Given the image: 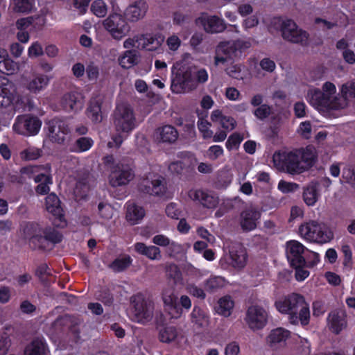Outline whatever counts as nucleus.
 <instances>
[{"label":"nucleus","mask_w":355,"mask_h":355,"mask_svg":"<svg viewBox=\"0 0 355 355\" xmlns=\"http://www.w3.org/2000/svg\"><path fill=\"white\" fill-rule=\"evenodd\" d=\"M274 305L279 313L288 315L291 324L297 325L300 322L304 327L309 323V306L303 295L292 293L276 300Z\"/></svg>","instance_id":"nucleus-1"},{"label":"nucleus","mask_w":355,"mask_h":355,"mask_svg":"<svg viewBox=\"0 0 355 355\" xmlns=\"http://www.w3.org/2000/svg\"><path fill=\"white\" fill-rule=\"evenodd\" d=\"M24 239L33 250H45L49 244L55 245L62 241V234L54 227H42L35 222L26 223L22 229Z\"/></svg>","instance_id":"nucleus-2"},{"label":"nucleus","mask_w":355,"mask_h":355,"mask_svg":"<svg viewBox=\"0 0 355 355\" xmlns=\"http://www.w3.org/2000/svg\"><path fill=\"white\" fill-rule=\"evenodd\" d=\"M299 234L304 240L318 244L330 242L334 238V233L324 223L310 220L301 224Z\"/></svg>","instance_id":"nucleus-3"},{"label":"nucleus","mask_w":355,"mask_h":355,"mask_svg":"<svg viewBox=\"0 0 355 355\" xmlns=\"http://www.w3.org/2000/svg\"><path fill=\"white\" fill-rule=\"evenodd\" d=\"M275 167L279 171L291 175L300 174L306 171L300 159L297 150H278L272 155Z\"/></svg>","instance_id":"nucleus-4"},{"label":"nucleus","mask_w":355,"mask_h":355,"mask_svg":"<svg viewBox=\"0 0 355 355\" xmlns=\"http://www.w3.org/2000/svg\"><path fill=\"white\" fill-rule=\"evenodd\" d=\"M171 72V89L173 93H184L196 87L192 69L189 65L177 64L173 67Z\"/></svg>","instance_id":"nucleus-5"},{"label":"nucleus","mask_w":355,"mask_h":355,"mask_svg":"<svg viewBox=\"0 0 355 355\" xmlns=\"http://www.w3.org/2000/svg\"><path fill=\"white\" fill-rule=\"evenodd\" d=\"M113 122L119 133L129 134L137 127L133 110L128 105H118L114 112Z\"/></svg>","instance_id":"nucleus-6"},{"label":"nucleus","mask_w":355,"mask_h":355,"mask_svg":"<svg viewBox=\"0 0 355 355\" xmlns=\"http://www.w3.org/2000/svg\"><path fill=\"white\" fill-rule=\"evenodd\" d=\"M245 42L241 40L220 42L216 47L214 64H224L234 61V58L241 53Z\"/></svg>","instance_id":"nucleus-7"},{"label":"nucleus","mask_w":355,"mask_h":355,"mask_svg":"<svg viewBox=\"0 0 355 355\" xmlns=\"http://www.w3.org/2000/svg\"><path fill=\"white\" fill-rule=\"evenodd\" d=\"M132 303L139 322L144 324L152 320L154 311V304L152 300L146 298L141 293H137L132 297Z\"/></svg>","instance_id":"nucleus-8"},{"label":"nucleus","mask_w":355,"mask_h":355,"mask_svg":"<svg viewBox=\"0 0 355 355\" xmlns=\"http://www.w3.org/2000/svg\"><path fill=\"white\" fill-rule=\"evenodd\" d=\"M103 26L112 37L116 40H121L130 31V26L125 17L118 13L110 14L104 20Z\"/></svg>","instance_id":"nucleus-9"},{"label":"nucleus","mask_w":355,"mask_h":355,"mask_svg":"<svg viewBox=\"0 0 355 355\" xmlns=\"http://www.w3.org/2000/svg\"><path fill=\"white\" fill-rule=\"evenodd\" d=\"M139 189L146 194L162 197L166 191L165 179L157 174L149 173L139 183Z\"/></svg>","instance_id":"nucleus-10"},{"label":"nucleus","mask_w":355,"mask_h":355,"mask_svg":"<svg viewBox=\"0 0 355 355\" xmlns=\"http://www.w3.org/2000/svg\"><path fill=\"white\" fill-rule=\"evenodd\" d=\"M282 38L288 42L300 44L302 46L309 45V34L300 28L291 19H286L285 28L282 33Z\"/></svg>","instance_id":"nucleus-11"},{"label":"nucleus","mask_w":355,"mask_h":355,"mask_svg":"<svg viewBox=\"0 0 355 355\" xmlns=\"http://www.w3.org/2000/svg\"><path fill=\"white\" fill-rule=\"evenodd\" d=\"M18 97L14 83L6 76H0V107L13 110Z\"/></svg>","instance_id":"nucleus-12"},{"label":"nucleus","mask_w":355,"mask_h":355,"mask_svg":"<svg viewBox=\"0 0 355 355\" xmlns=\"http://www.w3.org/2000/svg\"><path fill=\"white\" fill-rule=\"evenodd\" d=\"M42 126V121L31 114L18 116L13 125V130L19 135L34 136L38 134Z\"/></svg>","instance_id":"nucleus-13"},{"label":"nucleus","mask_w":355,"mask_h":355,"mask_svg":"<svg viewBox=\"0 0 355 355\" xmlns=\"http://www.w3.org/2000/svg\"><path fill=\"white\" fill-rule=\"evenodd\" d=\"M52 327L57 333L67 336H71L76 342L80 338L78 324L74 317L68 314L58 317L53 322Z\"/></svg>","instance_id":"nucleus-14"},{"label":"nucleus","mask_w":355,"mask_h":355,"mask_svg":"<svg viewBox=\"0 0 355 355\" xmlns=\"http://www.w3.org/2000/svg\"><path fill=\"white\" fill-rule=\"evenodd\" d=\"M135 178V171L129 164L117 163L111 168L109 182L112 187L128 184Z\"/></svg>","instance_id":"nucleus-15"},{"label":"nucleus","mask_w":355,"mask_h":355,"mask_svg":"<svg viewBox=\"0 0 355 355\" xmlns=\"http://www.w3.org/2000/svg\"><path fill=\"white\" fill-rule=\"evenodd\" d=\"M245 320L250 329L253 331L260 330L268 323V313L259 305H252L246 311Z\"/></svg>","instance_id":"nucleus-16"},{"label":"nucleus","mask_w":355,"mask_h":355,"mask_svg":"<svg viewBox=\"0 0 355 355\" xmlns=\"http://www.w3.org/2000/svg\"><path fill=\"white\" fill-rule=\"evenodd\" d=\"M49 137L50 139L58 144H63L66 135L70 132L67 121L60 117H54L48 123Z\"/></svg>","instance_id":"nucleus-17"},{"label":"nucleus","mask_w":355,"mask_h":355,"mask_svg":"<svg viewBox=\"0 0 355 355\" xmlns=\"http://www.w3.org/2000/svg\"><path fill=\"white\" fill-rule=\"evenodd\" d=\"M305 250V246L297 241L291 240L286 243V257L291 267L306 265L304 256Z\"/></svg>","instance_id":"nucleus-18"},{"label":"nucleus","mask_w":355,"mask_h":355,"mask_svg":"<svg viewBox=\"0 0 355 355\" xmlns=\"http://www.w3.org/2000/svg\"><path fill=\"white\" fill-rule=\"evenodd\" d=\"M196 24H200L207 33L214 34L223 32L226 29L224 19L216 15H208L202 13L196 19Z\"/></svg>","instance_id":"nucleus-19"},{"label":"nucleus","mask_w":355,"mask_h":355,"mask_svg":"<svg viewBox=\"0 0 355 355\" xmlns=\"http://www.w3.org/2000/svg\"><path fill=\"white\" fill-rule=\"evenodd\" d=\"M60 104L64 111L77 112L83 107L84 97L77 92H68L62 97Z\"/></svg>","instance_id":"nucleus-20"},{"label":"nucleus","mask_w":355,"mask_h":355,"mask_svg":"<svg viewBox=\"0 0 355 355\" xmlns=\"http://www.w3.org/2000/svg\"><path fill=\"white\" fill-rule=\"evenodd\" d=\"M189 196L193 200L198 201L204 207L207 209H215L219 203L218 196L202 189L190 191Z\"/></svg>","instance_id":"nucleus-21"},{"label":"nucleus","mask_w":355,"mask_h":355,"mask_svg":"<svg viewBox=\"0 0 355 355\" xmlns=\"http://www.w3.org/2000/svg\"><path fill=\"white\" fill-rule=\"evenodd\" d=\"M291 334L290 331L283 327H277L270 331L266 340L271 348L278 349L286 345V341L291 338Z\"/></svg>","instance_id":"nucleus-22"},{"label":"nucleus","mask_w":355,"mask_h":355,"mask_svg":"<svg viewBox=\"0 0 355 355\" xmlns=\"http://www.w3.org/2000/svg\"><path fill=\"white\" fill-rule=\"evenodd\" d=\"M347 315L344 311L335 309L327 317L328 325L331 332L339 334L347 327Z\"/></svg>","instance_id":"nucleus-23"},{"label":"nucleus","mask_w":355,"mask_h":355,"mask_svg":"<svg viewBox=\"0 0 355 355\" xmlns=\"http://www.w3.org/2000/svg\"><path fill=\"white\" fill-rule=\"evenodd\" d=\"M136 41L137 48L153 51L157 50L161 46L164 37L158 34L146 33L137 35Z\"/></svg>","instance_id":"nucleus-24"},{"label":"nucleus","mask_w":355,"mask_h":355,"mask_svg":"<svg viewBox=\"0 0 355 355\" xmlns=\"http://www.w3.org/2000/svg\"><path fill=\"white\" fill-rule=\"evenodd\" d=\"M168 171L179 179L187 180L194 173V167L188 162L178 160L169 164Z\"/></svg>","instance_id":"nucleus-25"},{"label":"nucleus","mask_w":355,"mask_h":355,"mask_svg":"<svg viewBox=\"0 0 355 355\" xmlns=\"http://www.w3.org/2000/svg\"><path fill=\"white\" fill-rule=\"evenodd\" d=\"M155 139L159 143L174 144L178 139L177 129L171 125H165L156 129Z\"/></svg>","instance_id":"nucleus-26"},{"label":"nucleus","mask_w":355,"mask_h":355,"mask_svg":"<svg viewBox=\"0 0 355 355\" xmlns=\"http://www.w3.org/2000/svg\"><path fill=\"white\" fill-rule=\"evenodd\" d=\"M260 213L254 209H246L241 214L240 225L244 232H250L257 227Z\"/></svg>","instance_id":"nucleus-27"},{"label":"nucleus","mask_w":355,"mask_h":355,"mask_svg":"<svg viewBox=\"0 0 355 355\" xmlns=\"http://www.w3.org/2000/svg\"><path fill=\"white\" fill-rule=\"evenodd\" d=\"M60 198L54 193L49 194L45 199V205L46 210L52 214L60 222H64V215L63 209L60 205Z\"/></svg>","instance_id":"nucleus-28"},{"label":"nucleus","mask_w":355,"mask_h":355,"mask_svg":"<svg viewBox=\"0 0 355 355\" xmlns=\"http://www.w3.org/2000/svg\"><path fill=\"white\" fill-rule=\"evenodd\" d=\"M102 104L103 100L99 96L92 98L89 102L86 110V115L93 123H96L102 121Z\"/></svg>","instance_id":"nucleus-29"},{"label":"nucleus","mask_w":355,"mask_h":355,"mask_svg":"<svg viewBox=\"0 0 355 355\" xmlns=\"http://www.w3.org/2000/svg\"><path fill=\"white\" fill-rule=\"evenodd\" d=\"M148 5L146 1H137L126 8L125 15L129 21H137L146 15Z\"/></svg>","instance_id":"nucleus-30"},{"label":"nucleus","mask_w":355,"mask_h":355,"mask_svg":"<svg viewBox=\"0 0 355 355\" xmlns=\"http://www.w3.org/2000/svg\"><path fill=\"white\" fill-rule=\"evenodd\" d=\"M312 103L320 109L331 110L336 109L329 95L322 92L319 89H314L311 94Z\"/></svg>","instance_id":"nucleus-31"},{"label":"nucleus","mask_w":355,"mask_h":355,"mask_svg":"<svg viewBox=\"0 0 355 355\" xmlns=\"http://www.w3.org/2000/svg\"><path fill=\"white\" fill-rule=\"evenodd\" d=\"M47 173L48 174L40 173L33 178L34 182L38 184L35 188L37 195H46L50 191L49 185L53 184V177L51 172Z\"/></svg>","instance_id":"nucleus-32"},{"label":"nucleus","mask_w":355,"mask_h":355,"mask_svg":"<svg viewBox=\"0 0 355 355\" xmlns=\"http://www.w3.org/2000/svg\"><path fill=\"white\" fill-rule=\"evenodd\" d=\"M49 81L48 76L37 73L28 81L26 88L31 93L38 94L46 89Z\"/></svg>","instance_id":"nucleus-33"},{"label":"nucleus","mask_w":355,"mask_h":355,"mask_svg":"<svg viewBox=\"0 0 355 355\" xmlns=\"http://www.w3.org/2000/svg\"><path fill=\"white\" fill-rule=\"evenodd\" d=\"M162 300L164 304L168 307L170 311H174L173 316L178 318L181 315L179 299L172 289H166L162 293Z\"/></svg>","instance_id":"nucleus-34"},{"label":"nucleus","mask_w":355,"mask_h":355,"mask_svg":"<svg viewBox=\"0 0 355 355\" xmlns=\"http://www.w3.org/2000/svg\"><path fill=\"white\" fill-rule=\"evenodd\" d=\"M48 345L44 338H34L24 349V355H46Z\"/></svg>","instance_id":"nucleus-35"},{"label":"nucleus","mask_w":355,"mask_h":355,"mask_svg":"<svg viewBox=\"0 0 355 355\" xmlns=\"http://www.w3.org/2000/svg\"><path fill=\"white\" fill-rule=\"evenodd\" d=\"M135 250L139 254L146 257L150 260H159L161 259V252L158 247L155 245H146L141 242L135 244Z\"/></svg>","instance_id":"nucleus-36"},{"label":"nucleus","mask_w":355,"mask_h":355,"mask_svg":"<svg viewBox=\"0 0 355 355\" xmlns=\"http://www.w3.org/2000/svg\"><path fill=\"white\" fill-rule=\"evenodd\" d=\"M247 253L241 246L238 249L230 250V264L235 268H243L247 261Z\"/></svg>","instance_id":"nucleus-37"},{"label":"nucleus","mask_w":355,"mask_h":355,"mask_svg":"<svg viewBox=\"0 0 355 355\" xmlns=\"http://www.w3.org/2000/svg\"><path fill=\"white\" fill-rule=\"evenodd\" d=\"M297 153L300 154V162L306 171L312 167L317 160L315 149L312 146H307L302 150H297Z\"/></svg>","instance_id":"nucleus-38"},{"label":"nucleus","mask_w":355,"mask_h":355,"mask_svg":"<svg viewBox=\"0 0 355 355\" xmlns=\"http://www.w3.org/2000/svg\"><path fill=\"white\" fill-rule=\"evenodd\" d=\"M234 306V302L232 300L231 296L225 295L218 300L216 311L219 315L229 317L232 314Z\"/></svg>","instance_id":"nucleus-39"},{"label":"nucleus","mask_w":355,"mask_h":355,"mask_svg":"<svg viewBox=\"0 0 355 355\" xmlns=\"http://www.w3.org/2000/svg\"><path fill=\"white\" fill-rule=\"evenodd\" d=\"M126 218L133 223H138L145 216V210L142 207L138 206L135 203H127Z\"/></svg>","instance_id":"nucleus-40"},{"label":"nucleus","mask_w":355,"mask_h":355,"mask_svg":"<svg viewBox=\"0 0 355 355\" xmlns=\"http://www.w3.org/2000/svg\"><path fill=\"white\" fill-rule=\"evenodd\" d=\"M132 259L128 254L116 258L109 265V268L114 272H121L128 268L132 263Z\"/></svg>","instance_id":"nucleus-41"},{"label":"nucleus","mask_w":355,"mask_h":355,"mask_svg":"<svg viewBox=\"0 0 355 355\" xmlns=\"http://www.w3.org/2000/svg\"><path fill=\"white\" fill-rule=\"evenodd\" d=\"M225 286V279L220 276H211L203 283L205 290L210 293L216 292Z\"/></svg>","instance_id":"nucleus-42"},{"label":"nucleus","mask_w":355,"mask_h":355,"mask_svg":"<svg viewBox=\"0 0 355 355\" xmlns=\"http://www.w3.org/2000/svg\"><path fill=\"white\" fill-rule=\"evenodd\" d=\"M35 0H12V8L15 12L28 14L35 8Z\"/></svg>","instance_id":"nucleus-43"},{"label":"nucleus","mask_w":355,"mask_h":355,"mask_svg":"<svg viewBox=\"0 0 355 355\" xmlns=\"http://www.w3.org/2000/svg\"><path fill=\"white\" fill-rule=\"evenodd\" d=\"M94 143L91 137H81L75 141L71 146V151L77 153L86 152L93 146Z\"/></svg>","instance_id":"nucleus-44"},{"label":"nucleus","mask_w":355,"mask_h":355,"mask_svg":"<svg viewBox=\"0 0 355 355\" xmlns=\"http://www.w3.org/2000/svg\"><path fill=\"white\" fill-rule=\"evenodd\" d=\"M119 64L124 69H129L138 62V55L133 50H128L124 55L120 57Z\"/></svg>","instance_id":"nucleus-45"},{"label":"nucleus","mask_w":355,"mask_h":355,"mask_svg":"<svg viewBox=\"0 0 355 355\" xmlns=\"http://www.w3.org/2000/svg\"><path fill=\"white\" fill-rule=\"evenodd\" d=\"M286 24V19H283L281 17H275L271 19L268 26V30L272 35H275L279 33L281 34L283 32L285 25Z\"/></svg>","instance_id":"nucleus-46"},{"label":"nucleus","mask_w":355,"mask_h":355,"mask_svg":"<svg viewBox=\"0 0 355 355\" xmlns=\"http://www.w3.org/2000/svg\"><path fill=\"white\" fill-rule=\"evenodd\" d=\"M51 165L49 164H46L45 165H30L21 167L20 169V173L22 175H28V178L31 179L34 177L33 175L35 173H39L41 170H44L46 172H51Z\"/></svg>","instance_id":"nucleus-47"},{"label":"nucleus","mask_w":355,"mask_h":355,"mask_svg":"<svg viewBox=\"0 0 355 355\" xmlns=\"http://www.w3.org/2000/svg\"><path fill=\"white\" fill-rule=\"evenodd\" d=\"M43 152L42 149L30 146L22 150L20 153L22 159L26 161H33L39 159L42 156Z\"/></svg>","instance_id":"nucleus-48"},{"label":"nucleus","mask_w":355,"mask_h":355,"mask_svg":"<svg viewBox=\"0 0 355 355\" xmlns=\"http://www.w3.org/2000/svg\"><path fill=\"white\" fill-rule=\"evenodd\" d=\"M177 335V331L174 327H168L160 330L159 338L161 342L168 343L174 340Z\"/></svg>","instance_id":"nucleus-49"},{"label":"nucleus","mask_w":355,"mask_h":355,"mask_svg":"<svg viewBox=\"0 0 355 355\" xmlns=\"http://www.w3.org/2000/svg\"><path fill=\"white\" fill-rule=\"evenodd\" d=\"M252 113L257 119L264 121L272 114V107L264 103L255 108Z\"/></svg>","instance_id":"nucleus-50"},{"label":"nucleus","mask_w":355,"mask_h":355,"mask_svg":"<svg viewBox=\"0 0 355 355\" xmlns=\"http://www.w3.org/2000/svg\"><path fill=\"white\" fill-rule=\"evenodd\" d=\"M191 321L198 327H202L207 322L205 314L200 307L195 306L191 313Z\"/></svg>","instance_id":"nucleus-51"},{"label":"nucleus","mask_w":355,"mask_h":355,"mask_svg":"<svg viewBox=\"0 0 355 355\" xmlns=\"http://www.w3.org/2000/svg\"><path fill=\"white\" fill-rule=\"evenodd\" d=\"M18 69V64L9 57L0 62V72L7 75L13 74Z\"/></svg>","instance_id":"nucleus-52"},{"label":"nucleus","mask_w":355,"mask_h":355,"mask_svg":"<svg viewBox=\"0 0 355 355\" xmlns=\"http://www.w3.org/2000/svg\"><path fill=\"white\" fill-rule=\"evenodd\" d=\"M303 199L308 206H313L318 200L317 189L314 187H307L303 192Z\"/></svg>","instance_id":"nucleus-53"},{"label":"nucleus","mask_w":355,"mask_h":355,"mask_svg":"<svg viewBox=\"0 0 355 355\" xmlns=\"http://www.w3.org/2000/svg\"><path fill=\"white\" fill-rule=\"evenodd\" d=\"M92 12L98 17H103L107 14V6L103 0H96L91 6Z\"/></svg>","instance_id":"nucleus-54"},{"label":"nucleus","mask_w":355,"mask_h":355,"mask_svg":"<svg viewBox=\"0 0 355 355\" xmlns=\"http://www.w3.org/2000/svg\"><path fill=\"white\" fill-rule=\"evenodd\" d=\"M243 139V137L239 133L234 132L228 137L225 146L229 150L236 148L239 146Z\"/></svg>","instance_id":"nucleus-55"},{"label":"nucleus","mask_w":355,"mask_h":355,"mask_svg":"<svg viewBox=\"0 0 355 355\" xmlns=\"http://www.w3.org/2000/svg\"><path fill=\"white\" fill-rule=\"evenodd\" d=\"M98 300L105 305L110 306L114 302V297L109 288H102L98 295Z\"/></svg>","instance_id":"nucleus-56"},{"label":"nucleus","mask_w":355,"mask_h":355,"mask_svg":"<svg viewBox=\"0 0 355 355\" xmlns=\"http://www.w3.org/2000/svg\"><path fill=\"white\" fill-rule=\"evenodd\" d=\"M11 346V339L6 334H0V355H6Z\"/></svg>","instance_id":"nucleus-57"},{"label":"nucleus","mask_w":355,"mask_h":355,"mask_svg":"<svg viewBox=\"0 0 355 355\" xmlns=\"http://www.w3.org/2000/svg\"><path fill=\"white\" fill-rule=\"evenodd\" d=\"M341 252L343 254V264L345 267L351 268L352 265V252L348 245L342 246Z\"/></svg>","instance_id":"nucleus-58"},{"label":"nucleus","mask_w":355,"mask_h":355,"mask_svg":"<svg viewBox=\"0 0 355 355\" xmlns=\"http://www.w3.org/2000/svg\"><path fill=\"white\" fill-rule=\"evenodd\" d=\"M98 214L102 218L110 219L112 216V208L108 205L103 202L98 205Z\"/></svg>","instance_id":"nucleus-59"},{"label":"nucleus","mask_w":355,"mask_h":355,"mask_svg":"<svg viewBox=\"0 0 355 355\" xmlns=\"http://www.w3.org/2000/svg\"><path fill=\"white\" fill-rule=\"evenodd\" d=\"M87 77L90 81H96L99 76V68L94 63H90L85 69Z\"/></svg>","instance_id":"nucleus-60"},{"label":"nucleus","mask_w":355,"mask_h":355,"mask_svg":"<svg viewBox=\"0 0 355 355\" xmlns=\"http://www.w3.org/2000/svg\"><path fill=\"white\" fill-rule=\"evenodd\" d=\"M210 125L207 121L202 120L198 124V129L205 139H211L213 136V131L209 129Z\"/></svg>","instance_id":"nucleus-61"},{"label":"nucleus","mask_w":355,"mask_h":355,"mask_svg":"<svg viewBox=\"0 0 355 355\" xmlns=\"http://www.w3.org/2000/svg\"><path fill=\"white\" fill-rule=\"evenodd\" d=\"M191 17L188 15L183 14L180 12H175L173 14V22L174 25L182 26L184 24L189 23Z\"/></svg>","instance_id":"nucleus-62"},{"label":"nucleus","mask_w":355,"mask_h":355,"mask_svg":"<svg viewBox=\"0 0 355 355\" xmlns=\"http://www.w3.org/2000/svg\"><path fill=\"white\" fill-rule=\"evenodd\" d=\"M299 185L294 182H288L284 180L279 181L278 184V189L284 193L295 191Z\"/></svg>","instance_id":"nucleus-63"},{"label":"nucleus","mask_w":355,"mask_h":355,"mask_svg":"<svg viewBox=\"0 0 355 355\" xmlns=\"http://www.w3.org/2000/svg\"><path fill=\"white\" fill-rule=\"evenodd\" d=\"M224 150L222 146L214 145L207 150V155L210 159L215 160L223 155Z\"/></svg>","instance_id":"nucleus-64"}]
</instances>
